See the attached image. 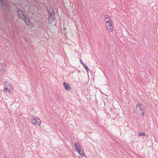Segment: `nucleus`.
Wrapping results in <instances>:
<instances>
[{
    "instance_id": "ddd939ff",
    "label": "nucleus",
    "mask_w": 158,
    "mask_h": 158,
    "mask_svg": "<svg viewBox=\"0 0 158 158\" xmlns=\"http://www.w3.org/2000/svg\"><path fill=\"white\" fill-rule=\"evenodd\" d=\"M105 20H106V23H107L110 22H111V19L110 16H108L107 17H106Z\"/></svg>"
},
{
    "instance_id": "f03ea898",
    "label": "nucleus",
    "mask_w": 158,
    "mask_h": 158,
    "mask_svg": "<svg viewBox=\"0 0 158 158\" xmlns=\"http://www.w3.org/2000/svg\"><path fill=\"white\" fill-rule=\"evenodd\" d=\"M55 19L54 12H50L49 13L48 18V22L49 24H51L52 22L54 21Z\"/></svg>"
},
{
    "instance_id": "0eeeda50",
    "label": "nucleus",
    "mask_w": 158,
    "mask_h": 158,
    "mask_svg": "<svg viewBox=\"0 0 158 158\" xmlns=\"http://www.w3.org/2000/svg\"><path fill=\"white\" fill-rule=\"evenodd\" d=\"M63 85L65 89L67 91H69L71 89V86L69 84L67 83L64 82Z\"/></svg>"
},
{
    "instance_id": "6e6552de",
    "label": "nucleus",
    "mask_w": 158,
    "mask_h": 158,
    "mask_svg": "<svg viewBox=\"0 0 158 158\" xmlns=\"http://www.w3.org/2000/svg\"><path fill=\"white\" fill-rule=\"evenodd\" d=\"M0 5L2 8L4 10H6L7 8V6L6 4L4 2H0Z\"/></svg>"
},
{
    "instance_id": "4468645a",
    "label": "nucleus",
    "mask_w": 158,
    "mask_h": 158,
    "mask_svg": "<svg viewBox=\"0 0 158 158\" xmlns=\"http://www.w3.org/2000/svg\"><path fill=\"white\" fill-rule=\"evenodd\" d=\"M47 11L48 13H49L50 12H51V13H52L54 12L53 11V9L50 7L49 8H47Z\"/></svg>"
},
{
    "instance_id": "f257e3e1",
    "label": "nucleus",
    "mask_w": 158,
    "mask_h": 158,
    "mask_svg": "<svg viewBox=\"0 0 158 158\" xmlns=\"http://www.w3.org/2000/svg\"><path fill=\"white\" fill-rule=\"evenodd\" d=\"M5 85L6 86L5 87L4 90V92H7V91L9 92H11V91L13 90L12 87L11 85L9 82L7 81L5 82Z\"/></svg>"
},
{
    "instance_id": "9b49d317",
    "label": "nucleus",
    "mask_w": 158,
    "mask_h": 158,
    "mask_svg": "<svg viewBox=\"0 0 158 158\" xmlns=\"http://www.w3.org/2000/svg\"><path fill=\"white\" fill-rule=\"evenodd\" d=\"M23 20H24L27 25H29L30 24V19L26 17V16L24 18L22 19Z\"/></svg>"
},
{
    "instance_id": "9d476101",
    "label": "nucleus",
    "mask_w": 158,
    "mask_h": 158,
    "mask_svg": "<svg viewBox=\"0 0 158 158\" xmlns=\"http://www.w3.org/2000/svg\"><path fill=\"white\" fill-rule=\"evenodd\" d=\"M76 151L78 152L79 154L81 156H84V153L83 152L84 151L82 148H80V149H76Z\"/></svg>"
},
{
    "instance_id": "2eb2a0df",
    "label": "nucleus",
    "mask_w": 158,
    "mask_h": 158,
    "mask_svg": "<svg viewBox=\"0 0 158 158\" xmlns=\"http://www.w3.org/2000/svg\"><path fill=\"white\" fill-rule=\"evenodd\" d=\"M145 133L144 132H139V133L138 136H145Z\"/></svg>"
},
{
    "instance_id": "20e7f679",
    "label": "nucleus",
    "mask_w": 158,
    "mask_h": 158,
    "mask_svg": "<svg viewBox=\"0 0 158 158\" xmlns=\"http://www.w3.org/2000/svg\"><path fill=\"white\" fill-rule=\"evenodd\" d=\"M32 124L36 125H39L41 123V121L39 118L36 119L35 118L32 117L31 118Z\"/></svg>"
},
{
    "instance_id": "dca6fc26",
    "label": "nucleus",
    "mask_w": 158,
    "mask_h": 158,
    "mask_svg": "<svg viewBox=\"0 0 158 158\" xmlns=\"http://www.w3.org/2000/svg\"><path fill=\"white\" fill-rule=\"evenodd\" d=\"M142 116H143L144 114V112H141L140 113H139Z\"/></svg>"
},
{
    "instance_id": "f8f14e48",
    "label": "nucleus",
    "mask_w": 158,
    "mask_h": 158,
    "mask_svg": "<svg viewBox=\"0 0 158 158\" xmlns=\"http://www.w3.org/2000/svg\"><path fill=\"white\" fill-rule=\"evenodd\" d=\"M74 147L75 148L76 150L77 149H79L80 148H82L81 147V145L79 143H75L74 145Z\"/></svg>"
},
{
    "instance_id": "1a4fd4ad",
    "label": "nucleus",
    "mask_w": 158,
    "mask_h": 158,
    "mask_svg": "<svg viewBox=\"0 0 158 158\" xmlns=\"http://www.w3.org/2000/svg\"><path fill=\"white\" fill-rule=\"evenodd\" d=\"M80 62L81 64L83 65V66L84 67L85 69L86 70L87 73H88L89 72H90V70L88 68V66L84 63L83 62L80 60Z\"/></svg>"
},
{
    "instance_id": "39448f33",
    "label": "nucleus",
    "mask_w": 158,
    "mask_h": 158,
    "mask_svg": "<svg viewBox=\"0 0 158 158\" xmlns=\"http://www.w3.org/2000/svg\"><path fill=\"white\" fill-rule=\"evenodd\" d=\"M24 12H25V11H23V10L19 9H18L17 10V14L19 17L22 19L24 18V17L26 16L24 13Z\"/></svg>"
},
{
    "instance_id": "7ed1b4c3",
    "label": "nucleus",
    "mask_w": 158,
    "mask_h": 158,
    "mask_svg": "<svg viewBox=\"0 0 158 158\" xmlns=\"http://www.w3.org/2000/svg\"><path fill=\"white\" fill-rule=\"evenodd\" d=\"M143 108V106L139 103L137 104L136 106V109L138 113H140L141 112H144Z\"/></svg>"
},
{
    "instance_id": "423d86ee",
    "label": "nucleus",
    "mask_w": 158,
    "mask_h": 158,
    "mask_svg": "<svg viewBox=\"0 0 158 158\" xmlns=\"http://www.w3.org/2000/svg\"><path fill=\"white\" fill-rule=\"evenodd\" d=\"M106 26L108 31L110 32L113 31V28L111 23L110 22L107 23H106Z\"/></svg>"
}]
</instances>
